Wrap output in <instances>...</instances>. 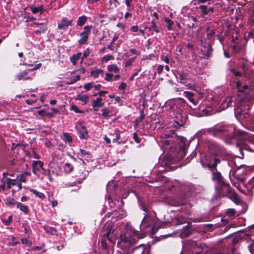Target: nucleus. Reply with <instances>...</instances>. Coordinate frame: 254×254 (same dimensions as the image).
I'll list each match as a JSON object with an SVG mask.
<instances>
[{
  "label": "nucleus",
  "mask_w": 254,
  "mask_h": 254,
  "mask_svg": "<svg viewBox=\"0 0 254 254\" xmlns=\"http://www.w3.org/2000/svg\"><path fill=\"white\" fill-rule=\"evenodd\" d=\"M44 229L46 231V232L48 233H49L51 235H56L57 231L53 227H51L48 226H44Z\"/></svg>",
  "instance_id": "obj_26"
},
{
  "label": "nucleus",
  "mask_w": 254,
  "mask_h": 254,
  "mask_svg": "<svg viewBox=\"0 0 254 254\" xmlns=\"http://www.w3.org/2000/svg\"><path fill=\"white\" fill-rule=\"evenodd\" d=\"M41 64L39 63L38 64H37L36 65H35L33 68H32L31 69H29V70H30V71H33V70H34L39 68L41 67Z\"/></svg>",
  "instance_id": "obj_57"
},
{
  "label": "nucleus",
  "mask_w": 254,
  "mask_h": 254,
  "mask_svg": "<svg viewBox=\"0 0 254 254\" xmlns=\"http://www.w3.org/2000/svg\"><path fill=\"white\" fill-rule=\"evenodd\" d=\"M104 74V70L101 69H96L93 70L91 71L90 75L91 76L94 77V78H97L101 75L102 76H103Z\"/></svg>",
  "instance_id": "obj_15"
},
{
  "label": "nucleus",
  "mask_w": 254,
  "mask_h": 254,
  "mask_svg": "<svg viewBox=\"0 0 254 254\" xmlns=\"http://www.w3.org/2000/svg\"><path fill=\"white\" fill-rule=\"evenodd\" d=\"M87 17L85 15H82L78 17L77 21V25L79 26H83L86 22Z\"/></svg>",
  "instance_id": "obj_19"
},
{
  "label": "nucleus",
  "mask_w": 254,
  "mask_h": 254,
  "mask_svg": "<svg viewBox=\"0 0 254 254\" xmlns=\"http://www.w3.org/2000/svg\"><path fill=\"white\" fill-rule=\"evenodd\" d=\"M136 54V50L134 49H131L129 50V51L128 52H127L126 53H125L123 55V57L127 58H128V57H129L133 55H135Z\"/></svg>",
  "instance_id": "obj_27"
},
{
  "label": "nucleus",
  "mask_w": 254,
  "mask_h": 254,
  "mask_svg": "<svg viewBox=\"0 0 254 254\" xmlns=\"http://www.w3.org/2000/svg\"><path fill=\"white\" fill-rule=\"evenodd\" d=\"M131 16V13L129 12H127L125 15V18L127 19L128 17Z\"/></svg>",
  "instance_id": "obj_64"
},
{
  "label": "nucleus",
  "mask_w": 254,
  "mask_h": 254,
  "mask_svg": "<svg viewBox=\"0 0 254 254\" xmlns=\"http://www.w3.org/2000/svg\"><path fill=\"white\" fill-rule=\"evenodd\" d=\"M81 55L80 53H78L76 54L72 55L70 58V62L73 65H75L77 61L79 59Z\"/></svg>",
  "instance_id": "obj_20"
},
{
  "label": "nucleus",
  "mask_w": 254,
  "mask_h": 254,
  "mask_svg": "<svg viewBox=\"0 0 254 254\" xmlns=\"http://www.w3.org/2000/svg\"><path fill=\"white\" fill-rule=\"evenodd\" d=\"M21 243H22V244L26 245L27 246H30L31 245V242H29L26 238H22L21 239Z\"/></svg>",
  "instance_id": "obj_46"
},
{
  "label": "nucleus",
  "mask_w": 254,
  "mask_h": 254,
  "mask_svg": "<svg viewBox=\"0 0 254 254\" xmlns=\"http://www.w3.org/2000/svg\"><path fill=\"white\" fill-rule=\"evenodd\" d=\"M107 93H108V91H101L99 92L97 94H94V96L98 95L100 96H102L104 94H107Z\"/></svg>",
  "instance_id": "obj_56"
},
{
  "label": "nucleus",
  "mask_w": 254,
  "mask_h": 254,
  "mask_svg": "<svg viewBox=\"0 0 254 254\" xmlns=\"http://www.w3.org/2000/svg\"><path fill=\"white\" fill-rule=\"evenodd\" d=\"M44 163L41 161H33L32 163V170L33 173L38 177L39 175L38 173L42 171V174L44 175H47V170L44 168Z\"/></svg>",
  "instance_id": "obj_4"
},
{
  "label": "nucleus",
  "mask_w": 254,
  "mask_h": 254,
  "mask_svg": "<svg viewBox=\"0 0 254 254\" xmlns=\"http://www.w3.org/2000/svg\"><path fill=\"white\" fill-rule=\"evenodd\" d=\"M113 77V74L108 73H106V77L105 78V79L106 81H111L112 80Z\"/></svg>",
  "instance_id": "obj_43"
},
{
  "label": "nucleus",
  "mask_w": 254,
  "mask_h": 254,
  "mask_svg": "<svg viewBox=\"0 0 254 254\" xmlns=\"http://www.w3.org/2000/svg\"><path fill=\"white\" fill-rule=\"evenodd\" d=\"M184 94L185 95L186 97L188 98L190 102L194 105L196 104L194 99L192 98L194 95L192 92L190 91H185Z\"/></svg>",
  "instance_id": "obj_17"
},
{
  "label": "nucleus",
  "mask_w": 254,
  "mask_h": 254,
  "mask_svg": "<svg viewBox=\"0 0 254 254\" xmlns=\"http://www.w3.org/2000/svg\"><path fill=\"white\" fill-rule=\"evenodd\" d=\"M19 202L16 201L13 198H7L6 199V201L5 202V204L7 206H14L15 205H17V204Z\"/></svg>",
  "instance_id": "obj_23"
},
{
  "label": "nucleus",
  "mask_w": 254,
  "mask_h": 254,
  "mask_svg": "<svg viewBox=\"0 0 254 254\" xmlns=\"http://www.w3.org/2000/svg\"><path fill=\"white\" fill-rule=\"evenodd\" d=\"M185 84L188 89H191L193 90H196V85L194 84H191V83L187 84L186 83Z\"/></svg>",
  "instance_id": "obj_41"
},
{
  "label": "nucleus",
  "mask_w": 254,
  "mask_h": 254,
  "mask_svg": "<svg viewBox=\"0 0 254 254\" xmlns=\"http://www.w3.org/2000/svg\"><path fill=\"white\" fill-rule=\"evenodd\" d=\"M47 30V27L45 26L44 28H43V29H38V30H36L35 31V33L36 34H40L41 33H44Z\"/></svg>",
  "instance_id": "obj_47"
},
{
  "label": "nucleus",
  "mask_w": 254,
  "mask_h": 254,
  "mask_svg": "<svg viewBox=\"0 0 254 254\" xmlns=\"http://www.w3.org/2000/svg\"><path fill=\"white\" fill-rule=\"evenodd\" d=\"M18 243H19V242L17 241H16L15 237H13L12 238L11 242L9 243V245L11 246H15Z\"/></svg>",
  "instance_id": "obj_50"
},
{
  "label": "nucleus",
  "mask_w": 254,
  "mask_h": 254,
  "mask_svg": "<svg viewBox=\"0 0 254 254\" xmlns=\"http://www.w3.org/2000/svg\"><path fill=\"white\" fill-rule=\"evenodd\" d=\"M30 71V70H24L19 73L17 74L16 75V77L18 80H26L28 79H30L31 78L27 76V75L28 74V72Z\"/></svg>",
  "instance_id": "obj_11"
},
{
  "label": "nucleus",
  "mask_w": 254,
  "mask_h": 254,
  "mask_svg": "<svg viewBox=\"0 0 254 254\" xmlns=\"http://www.w3.org/2000/svg\"><path fill=\"white\" fill-rule=\"evenodd\" d=\"M201 51L203 53V57L207 59L211 56L212 49L210 45L207 44V46H204L203 48L201 49Z\"/></svg>",
  "instance_id": "obj_10"
},
{
  "label": "nucleus",
  "mask_w": 254,
  "mask_h": 254,
  "mask_svg": "<svg viewBox=\"0 0 254 254\" xmlns=\"http://www.w3.org/2000/svg\"><path fill=\"white\" fill-rule=\"evenodd\" d=\"M237 88H238L239 91L244 92L248 89V86L247 85H244L242 87H241V83L240 82H238L237 83Z\"/></svg>",
  "instance_id": "obj_32"
},
{
  "label": "nucleus",
  "mask_w": 254,
  "mask_h": 254,
  "mask_svg": "<svg viewBox=\"0 0 254 254\" xmlns=\"http://www.w3.org/2000/svg\"><path fill=\"white\" fill-rule=\"evenodd\" d=\"M127 87V84L126 83L122 82L121 85L119 86V90H124Z\"/></svg>",
  "instance_id": "obj_54"
},
{
  "label": "nucleus",
  "mask_w": 254,
  "mask_h": 254,
  "mask_svg": "<svg viewBox=\"0 0 254 254\" xmlns=\"http://www.w3.org/2000/svg\"><path fill=\"white\" fill-rule=\"evenodd\" d=\"M233 48L235 53L238 52L240 49V48L238 47L236 45H234Z\"/></svg>",
  "instance_id": "obj_61"
},
{
  "label": "nucleus",
  "mask_w": 254,
  "mask_h": 254,
  "mask_svg": "<svg viewBox=\"0 0 254 254\" xmlns=\"http://www.w3.org/2000/svg\"><path fill=\"white\" fill-rule=\"evenodd\" d=\"M64 172L66 173L71 172L73 170V166L69 163H65L64 166Z\"/></svg>",
  "instance_id": "obj_22"
},
{
  "label": "nucleus",
  "mask_w": 254,
  "mask_h": 254,
  "mask_svg": "<svg viewBox=\"0 0 254 254\" xmlns=\"http://www.w3.org/2000/svg\"><path fill=\"white\" fill-rule=\"evenodd\" d=\"M220 189L222 191V194L229 193L231 191V188L229 184H226L223 182L220 184Z\"/></svg>",
  "instance_id": "obj_14"
},
{
  "label": "nucleus",
  "mask_w": 254,
  "mask_h": 254,
  "mask_svg": "<svg viewBox=\"0 0 254 254\" xmlns=\"http://www.w3.org/2000/svg\"><path fill=\"white\" fill-rule=\"evenodd\" d=\"M70 109L76 113H82L83 112L78 108L75 105H72L70 107Z\"/></svg>",
  "instance_id": "obj_39"
},
{
  "label": "nucleus",
  "mask_w": 254,
  "mask_h": 254,
  "mask_svg": "<svg viewBox=\"0 0 254 254\" xmlns=\"http://www.w3.org/2000/svg\"><path fill=\"white\" fill-rule=\"evenodd\" d=\"M92 28V26H86L84 27L83 29L84 31L82 32L80 34V38L78 40V44L80 45H82L84 44L87 42L88 36L89 34L91 33V29Z\"/></svg>",
  "instance_id": "obj_5"
},
{
  "label": "nucleus",
  "mask_w": 254,
  "mask_h": 254,
  "mask_svg": "<svg viewBox=\"0 0 254 254\" xmlns=\"http://www.w3.org/2000/svg\"><path fill=\"white\" fill-rule=\"evenodd\" d=\"M108 70L110 72L118 73L120 68L116 64H113L108 66Z\"/></svg>",
  "instance_id": "obj_18"
},
{
  "label": "nucleus",
  "mask_w": 254,
  "mask_h": 254,
  "mask_svg": "<svg viewBox=\"0 0 254 254\" xmlns=\"http://www.w3.org/2000/svg\"><path fill=\"white\" fill-rule=\"evenodd\" d=\"M31 10L33 14H36L38 12H40L41 13H42L43 11L42 6L39 7H31Z\"/></svg>",
  "instance_id": "obj_30"
},
{
  "label": "nucleus",
  "mask_w": 254,
  "mask_h": 254,
  "mask_svg": "<svg viewBox=\"0 0 254 254\" xmlns=\"http://www.w3.org/2000/svg\"><path fill=\"white\" fill-rule=\"evenodd\" d=\"M17 208H19V209L24 212L25 214H27L29 212V208L28 206L27 205H23L21 202H19L17 204Z\"/></svg>",
  "instance_id": "obj_21"
},
{
  "label": "nucleus",
  "mask_w": 254,
  "mask_h": 254,
  "mask_svg": "<svg viewBox=\"0 0 254 254\" xmlns=\"http://www.w3.org/2000/svg\"><path fill=\"white\" fill-rule=\"evenodd\" d=\"M165 21L167 23V29L168 30H172L173 29V25L174 24V22L172 20L169 18H166Z\"/></svg>",
  "instance_id": "obj_34"
},
{
  "label": "nucleus",
  "mask_w": 254,
  "mask_h": 254,
  "mask_svg": "<svg viewBox=\"0 0 254 254\" xmlns=\"http://www.w3.org/2000/svg\"><path fill=\"white\" fill-rule=\"evenodd\" d=\"M135 59L136 57H132L127 60H125L124 62L125 67H129L131 66L132 64L135 61Z\"/></svg>",
  "instance_id": "obj_28"
},
{
  "label": "nucleus",
  "mask_w": 254,
  "mask_h": 254,
  "mask_svg": "<svg viewBox=\"0 0 254 254\" xmlns=\"http://www.w3.org/2000/svg\"><path fill=\"white\" fill-rule=\"evenodd\" d=\"M179 76V80L182 84H186L187 81L190 80V75L188 73L184 71H180L178 72Z\"/></svg>",
  "instance_id": "obj_8"
},
{
  "label": "nucleus",
  "mask_w": 254,
  "mask_h": 254,
  "mask_svg": "<svg viewBox=\"0 0 254 254\" xmlns=\"http://www.w3.org/2000/svg\"><path fill=\"white\" fill-rule=\"evenodd\" d=\"M75 127L80 134V138H86L88 137V132L86 127L81 122H77Z\"/></svg>",
  "instance_id": "obj_6"
},
{
  "label": "nucleus",
  "mask_w": 254,
  "mask_h": 254,
  "mask_svg": "<svg viewBox=\"0 0 254 254\" xmlns=\"http://www.w3.org/2000/svg\"><path fill=\"white\" fill-rule=\"evenodd\" d=\"M12 220V216L11 215L9 216L7 220H4L3 221L4 223H5L7 225L9 224Z\"/></svg>",
  "instance_id": "obj_49"
},
{
  "label": "nucleus",
  "mask_w": 254,
  "mask_h": 254,
  "mask_svg": "<svg viewBox=\"0 0 254 254\" xmlns=\"http://www.w3.org/2000/svg\"><path fill=\"white\" fill-rule=\"evenodd\" d=\"M103 99L101 98H97L93 101L92 106L93 108H100L104 105L102 102Z\"/></svg>",
  "instance_id": "obj_16"
},
{
  "label": "nucleus",
  "mask_w": 254,
  "mask_h": 254,
  "mask_svg": "<svg viewBox=\"0 0 254 254\" xmlns=\"http://www.w3.org/2000/svg\"><path fill=\"white\" fill-rule=\"evenodd\" d=\"M139 239V238L136 235L132 236L127 232L124 234L121 235L120 241L118 242V245H121L123 243L125 245L132 246L135 244Z\"/></svg>",
  "instance_id": "obj_2"
},
{
  "label": "nucleus",
  "mask_w": 254,
  "mask_h": 254,
  "mask_svg": "<svg viewBox=\"0 0 254 254\" xmlns=\"http://www.w3.org/2000/svg\"><path fill=\"white\" fill-rule=\"evenodd\" d=\"M161 60L163 61H164L166 63L168 64L169 62V60L167 57H162Z\"/></svg>",
  "instance_id": "obj_59"
},
{
  "label": "nucleus",
  "mask_w": 254,
  "mask_h": 254,
  "mask_svg": "<svg viewBox=\"0 0 254 254\" xmlns=\"http://www.w3.org/2000/svg\"><path fill=\"white\" fill-rule=\"evenodd\" d=\"M199 8L202 10V13L204 15H206L209 13L208 8L206 5H200L199 6Z\"/></svg>",
  "instance_id": "obj_33"
},
{
  "label": "nucleus",
  "mask_w": 254,
  "mask_h": 254,
  "mask_svg": "<svg viewBox=\"0 0 254 254\" xmlns=\"http://www.w3.org/2000/svg\"><path fill=\"white\" fill-rule=\"evenodd\" d=\"M164 68V66L162 65H159L157 69V71L158 74H161Z\"/></svg>",
  "instance_id": "obj_53"
},
{
  "label": "nucleus",
  "mask_w": 254,
  "mask_h": 254,
  "mask_svg": "<svg viewBox=\"0 0 254 254\" xmlns=\"http://www.w3.org/2000/svg\"><path fill=\"white\" fill-rule=\"evenodd\" d=\"M231 71L234 73V74H235V76H241L242 74L239 72V71H237L236 70H235V69H231Z\"/></svg>",
  "instance_id": "obj_55"
},
{
  "label": "nucleus",
  "mask_w": 254,
  "mask_h": 254,
  "mask_svg": "<svg viewBox=\"0 0 254 254\" xmlns=\"http://www.w3.org/2000/svg\"><path fill=\"white\" fill-rule=\"evenodd\" d=\"M236 211L234 209H229L227 211V214L229 216L231 217L235 215Z\"/></svg>",
  "instance_id": "obj_44"
},
{
  "label": "nucleus",
  "mask_w": 254,
  "mask_h": 254,
  "mask_svg": "<svg viewBox=\"0 0 254 254\" xmlns=\"http://www.w3.org/2000/svg\"><path fill=\"white\" fill-rule=\"evenodd\" d=\"M221 160L219 159L214 158L210 161H206V162L201 161V164L204 168H208L211 170H215L216 172H213L212 180L217 181L220 185L223 182V177L221 173L217 171V165L220 163Z\"/></svg>",
  "instance_id": "obj_1"
},
{
  "label": "nucleus",
  "mask_w": 254,
  "mask_h": 254,
  "mask_svg": "<svg viewBox=\"0 0 254 254\" xmlns=\"http://www.w3.org/2000/svg\"><path fill=\"white\" fill-rule=\"evenodd\" d=\"M114 43L112 42H111L108 46V48L111 50V51H114V49L113 48L112 46H113V45L114 44Z\"/></svg>",
  "instance_id": "obj_63"
},
{
  "label": "nucleus",
  "mask_w": 254,
  "mask_h": 254,
  "mask_svg": "<svg viewBox=\"0 0 254 254\" xmlns=\"http://www.w3.org/2000/svg\"><path fill=\"white\" fill-rule=\"evenodd\" d=\"M133 137L136 142H137V143L140 142V139L139 138L138 135L135 132L133 133Z\"/></svg>",
  "instance_id": "obj_48"
},
{
  "label": "nucleus",
  "mask_w": 254,
  "mask_h": 254,
  "mask_svg": "<svg viewBox=\"0 0 254 254\" xmlns=\"http://www.w3.org/2000/svg\"><path fill=\"white\" fill-rule=\"evenodd\" d=\"M230 129L233 130L232 127H228L225 126H222L214 128L213 130L212 133L213 136H216L221 133L225 132L228 131Z\"/></svg>",
  "instance_id": "obj_7"
},
{
  "label": "nucleus",
  "mask_w": 254,
  "mask_h": 254,
  "mask_svg": "<svg viewBox=\"0 0 254 254\" xmlns=\"http://www.w3.org/2000/svg\"><path fill=\"white\" fill-rule=\"evenodd\" d=\"M151 24H152V25L150 28V29L155 31L156 33H159V30L155 22L152 20L151 21Z\"/></svg>",
  "instance_id": "obj_37"
},
{
  "label": "nucleus",
  "mask_w": 254,
  "mask_h": 254,
  "mask_svg": "<svg viewBox=\"0 0 254 254\" xmlns=\"http://www.w3.org/2000/svg\"><path fill=\"white\" fill-rule=\"evenodd\" d=\"M77 177H78V178L77 179V183L78 184L81 183L84 180H85L86 174V172H82L81 173H79V175L76 176Z\"/></svg>",
  "instance_id": "obj_24"
},
{
  "label": "nucleus",
  "mask_w": 254,
  "mask_h": 254,
  "mask_svg": "<svg viewBox=\"0 0 254 254\" xmlns=\"http://www.w3.org/2000/svg\"><path fill=\"white\" fill-rule=\"evenodd\" d=\"M1 183H6L7 189H10L11 186H14L16 185V180L11 179L10 178H2L1 179Z\"/></svg>",
  "instance_id": "obj_13"
},
{
  "label": "nucleus",
  "mask_w": 254,
  "mask_h": 254,
  "mask_svg": "<svg viewBox=\"0 0 254 254\" xmlns=\"http://www.w3.org/2000/svg\"><path fill=\"white\" fill-rule=\"evenodd\" d=\"M63 139L65 141L68 142L69 143L72 141V138L68 133H64L63 134Z\"/></svg>",
  "instance_id": "obj_35"
},
{
  "label": "nucleus",
  "mask_w": 254,
  "mask_h": 254,
  "mask_svg": "<svg viewBox=\"0 0 254 254\" xmlns=\"http://www.w3.org/2000/svg\"><path fill=\"white\" fill-rule=\"evenodd\" d=\"M72 21L67 20L66 18H64L61 21L60 23L58 24V29H65L66 27L68 26L69 25H71L72 24Z\"/></svg>",
  "instance_id": "obj_12"
},
{
  "label": "nucleus",
  "mask_w": 254,
  "mask_h": 254,
  "mask_svg": "<svg viewBox=\"0 0 254 254\" xmlns=\"http://www.w3.org/2000/svg\"><path fill=\"white\" fill-rule=\"evenodd\" d=\"M102 111V116L105 118H107L108 117L109 114L110 113V112L108 109L105 108L103 109Z\"/></svg>",
  "instance_id": "obj_40"
},
{
  "label": "nucleus",
  "mask_w": 254,
  "mask_h": 254,
  "mask_svg": "<svg viewBox=\"0 0 254 254\" xmlns=\"http://www.w3.org/2000/svg\"><path fill=\"white\" fill-rule=\"evenodd\" d=\"M131 29L133 32H135L138 31V27L137 25L133 26L131 27Z\"/></svg>",
  "instance_id": "obj_60"
},
{
  "label": "nucleus",
  "mask_w": 254,
  "mask_h": 254,
  "mask_svg": "<svg viewBox=\"0 0 254 254\" xmlns=\"http://www.w3.org/2000/svg\"><path fill=\"white\" fill-rule=\"evenodd\" d=\"M120 133L121 132L117 128L115 130H112L110 131L109 134L111 138L112 139L113 142H117L119 139L121 137Z\"/></svg>",
  "instance_id": "obj_9"
},
{
  "label": "nucleus",
  "mask_w": 254,
  "mask_h": 254,
  "mask_svg": "<svg viewBox=\"0 0 254 254\" xmlns=\"http://www.w3.org/2000/svg\"><path fill=\"white\" fill-rule=\"evenodd\" d=\"M80 152L81 153L82 156L89 155H90V153H89V151H86L84 150L83 149H80Z\"/></svg>",
  "instance_id": "obj_52"
},
{
  "label": "nucleus",
  "mask_w": 254,
  "mask_h": 254,
  "mask_svg": "<svg viewBox=\"0 0 254 254\" xmlns=\"http://www.w3.org/2000/svg\"><path fill=\"white\" fill-rule=\"evenodd\" d=\"M30 191L32 192L34 194H35L36 196H38L39 198H43L45 196L44 193L41 192H39L36 190L33 189L31 190Z\"/></svg>",
  "instance_id": "obj_36"
},
{
  "label": "nucleus",
  "mask_w": 254,
  "mask_h": 254,
  "mask_svg": "<svg viewBox=\"0 0 254 254\" xmlns=\"http://www.w3.org/2000/svg\"><path fill=\"white\" fill-rule=\"evenodd\" d=\"M106 238H104V239H103L101 242V245L102 246L105 248V249H106L107 248V244L106 243V240H105Z\"/></svg>",
  "instance_id": "obj_51"
},
{
  "label": "nucleus",
  "mask_w": 254,
  "mask_h": 254,
  "mask_svg": "<svg viewBox=\"0 0 254 254\" xmlns=\"http://www.w3.org/2000/svg\"><path fill=\"white\" fill-rule=\"evenodd\" d=\"M77 99L83 102L84 104H86L89 100V97L87 95H78Z\"/></svg>",
  "instance_id": "obj_29"
},
{
  "label": "nucleus",
  "mask_w": 254,
  "mask_h": 254,
  "mask_svg": "<svg viewBox=\"0 0 254 254\" xmlns=\"http://www.w3.org/2000/svg\"><path fill=\"white\" fill-rule=\"evenodd\" d=\"M104 238H107L109 241L113 244L116 243V239L118 237L116 231L109 226H106L104 228L102 232Z\"/></svg>",
  "instance_id": "obj_3"
},
{
  "label": "nucleus",
  "mask_w": 254,
  "mask_h": 254,
  "mask_svg": "<svg viewBox=\"0 0 254 254\" xmlns=\"http://www.w3.org/2000/svg\"><path fill=\"white\" fill-rule=\"evenodd\" d=\"M113 58L114 57L113 56L110 55H107L103 57V60L104 62H107L110 60L113 59Z\"/></svg>",
  "instance_id": "obj_45"
},
{
  "label": "nucleus",
  "mask_w": 254,
  "mask_h": 254,
  "mask_svg": "<svg viewBox=\"0 0 254 254\" xmlns=\"http://www.w3.org/2000/svg\"><path fill=\"white\" fill-rule=\"evenodd\" d=\"M109 3L110 5V8L111 9L116 8L119 4L117 0H110Z\"/></svg>",
  "instance_id": "obj_31"
},
{
  "label": "nucleus",
  "mask_w": 254,
  "mask_h": 254,
  "mask_svg": "<svg viewBox=\"0 0 254 254\" xmlns=\"http://www.w3.org/2000/svg\"><path fill=\"white\" fill-rule=\"evenodd\" d=\"M2 185L0 186V189H1L2 190H4L7 187L6 183H1Z\"/></svg>",
  "instance_id": "obj_62"
},
{
  "label": "nucleus",
  "mask_w": 254,
  "mask_h": 254,
  "mask_svg": "<svg viewBox=\"0 0 254 254\" xmlns=\"http://www.w3.org/2000/svg\"><path fill=\"white\" fill-rule=\"evenodd\" d=\"M46 176H48V179L50 181V182H53V178L51 177V175H50V173L49 172V171H47V175Z\"/></svg>",
  "instance_id": "obj_58"
},
{
  "label": "nucleus",
  "mask_w": 254,
  "mask_h": 254,
  "mask_svg": "<svg viewBox=\"0 0 254 254\" xmlns=\"http://www.w3.org/2000/svg\"><path fill=\"white\" fill-rule=\"evenodd\" d=\"M93 87V83L89 82L84 85V88L85 89L86 91H88L90 90Z\"/></svg>",
  "instance_id": "obj_42"
},
{
  "label": "nucleus",
  "mask_w": 254,
  "mask_h": 254,
  "mask_svg": "<svg viewBox=\"0 0 254 254\" xmlns=\"http://www.w3.org/2000/svg\"><path fill=\"white\" fill-rule=\"evenodd\" d=\"M141 224L142 225H145L146 227L150 225V217L148 216L146 214H145V216L142 220Z\"/></svg>",
  "instance_id": "obj_25"
},
{
  "label": "nucleus",
  "mask_w": 254,
  "mask_h": 254,
  "mask_svg": "<svg viewBox=\"0 0 254 254\" xmlns=\"http://www.w3.org/2000/svg\"><path fill=\"white\" fill-rule=\"evenodd\" d=\"M215 32L214 29H210V32L206 34V39H211L215 35Z\"/></svg>",
  "instance_id": "obj_38"
}]
</instances>
